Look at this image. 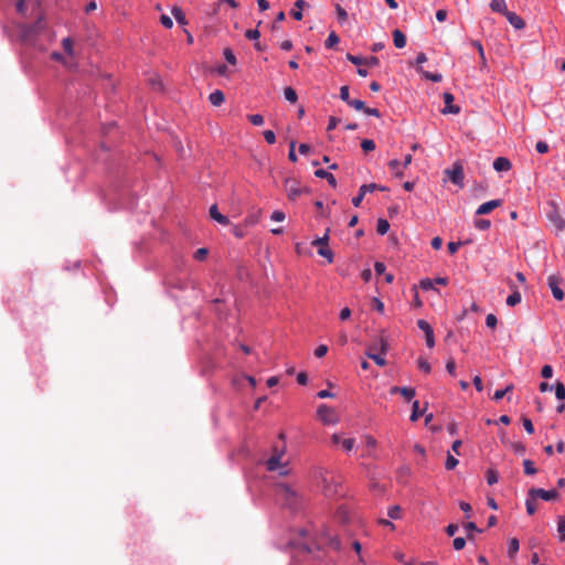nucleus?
I'll use <instances>...</instances> for the list:
<instances>
[{"instance_id": "34", "label": "nucleus", "mask_w": 565, "mask_h": 565, "mask_svg": "<svg viewBox=\"0 0 565 565\" xmlns=\"http://www.w3.org/2000/svg\"><path fill=\"white\" fill-rule=\"evenodd\" d=\"M557 533L561 541H565V516H559L557 522Z\"/></svg>"}, {"instance_id": "38", "label": "nucleus", "mask_w": 565, "mask_h": 565, "mask_svg": "<svg viewBox=\"0 0 565 565\" xmlns=\"http://www.w3.org/2000/svg\"><path fill=\"white\" fill-rule=\"evenodd\" d=\"M419 71L422 72V74H423V76H424L425 78H427V79H429V81H431V82L439 83V82H441V79H443V75H441V74H439V73H435V74H433V73L425 72V71H422V70H419Z\"/></svg>"}, {"instance_id": "47", "label": "nucleus", "mask_w": 565, "mask_h": 565, "mask_svg": "<svg viewBox=\"0 0 565 565\" xmlns=\"http://www.w3.org/2000/svg\"><path fill=\"white\" fill-rule=\"evenodd\" d=\"M248 120L254 126H262L264 124V117L259 114L248 115Z\"/></svg>"}, {"instance_id": "64", "label": "nucleus", "mask_w": 565, "mask_h": 565, "mask_svg": "<svg viewBox=\"0 0 565 565\" xmlns=\"http://www.w3.org/2000/svg\"><path fill=\"white\" fill-rule=\"evenodd\" d=\"M245 36L249 40H257L260 36V33L257 29H250L245 32Z\"/></svg>"}, {"instance_id": "29", "label": "nucleus", "mask_w": 565, "mask_h": 565, "mask_svg": "<svg viewBox=\"0 0 565 565\" xmlns=\"http://www.w3.org/2000/svg\"><path fill=\"white\" fill-rule=\"evenodd\" d=\"M318 254L324 257L329 264L333 262V253L328 246L318 247Z\"/></svg>"}, {"instance_id": "5", "label": "nucleus", "mask_w": 565, "mask_h": 565, "mask_svg": "<svg viewBox=\"0 0 565 565\" xmlns=\"http://www.w3.org/2000/svg\"><path fill=\"white\" fill-rule=\"evenodd\" d=\"M317 414L323 424L330 425L339 422L335 411L326 404H321L318 407Z\"/></svg>"}, {"instance_id": "50", "label": "nucleus", "mask_w": 565, "mask_h": 565, "mask_svg": "<svg viewBox=\"0 0 565 565\" xmlns=\"http://www.w3.org/2000/svg\"><path fill=\"white\" fill-rule=\"evenodd\" d=\"M511 448L518 455H524L526 451V448L522 443H511Z\"/></svg>"}, {"instance_id": "33", "label": "nucleus", "mask_w": 565, "mask_h": 565, "mask_svg": "<svg viewBox=\"0 0 565 565\" xmlns=\"http://www.w3.org/2000/svg\"><path fill=\"white\" fill-rule=\"evenodd\" d=\"M329 232H330V228L327 230L326 234L322 237L316 238L312 242V245L317 246V247L328 246V243H329Z\"/></svg>"}, {"instance_id": "61", "label": "nucleus", "mask_w": 565, "mask_h": 565, "mask_svg": "<svg viewBox=\"0 0 565 565\" xmlns=\"http://www.w3.org/2000/svg\"><path fill=\"white\" fill-rule=\"evenodd\" d=\"M446 370L447 372L455 376L456 375V363H455V360L454 359H449L446 363Z\"/></svg>"}, {"instance_id": "54", "label": "nucleus", "mask_w": 565, "mask_h": 565, "mask_svg": "<svg viewBox=\"0 0 565 565\" xmlns=\"http://www.w3.org/2000/svg\"><path fill=\"white\" fill-rule=\"evenodd\" d=\"M372 308L379 311L380 313L384 312V303L379 298L374 297L372 299Z\"/></svg>"}, {"instance_id": "4", "label": "nucleus", "mask_w": 565, "mask_h": 565, "mask_svg": "<svg viewBox=\"0 0 565 565\" xmlns=\"http://www.w3.org/2000/svg\"><path fill=\"white\" fill-rule=\"evenodd\" d=\"M546 217L554 226L556 233H561L565 230V218L555 205H552L551 209L546 212Z\"/></svg>"}, {"instance_id": "25", "label": "nucleus", "mask_w": 565, "mask_h": 565, "mask_svg": "<svg viewBox=\"0 0 565 565\" xmlns=\"http://www.w3.org/2000/svg\"><path fill=\"white\" fill-rule=\"evenodd\" d=\"M536 500L537 498L535 495H530V492L527 493V499L525 501V505H526V512L532 515L535 513L536 511Z\"/></svg>"}, {"instance_id": "20", "label": "nucleus", "mask_w": 565, "mask_h": 565, "mask_svg": "<svg viewBox=\"0 0 565 565\" xmlns=\"http://www.w3.org/2000/svg\"><path fill=\"white\" fill-rule=\"evenodd\" d=\"M393 42L397 49H403L406 45L405 34L398 29L394 30L393 31Z\"/></svg>"}, {"instance_id": "10", "label": "nucleus", "mask_w": 565, "mask_h": 565, "mask_svg": "<svg viewBox=\"0 0 565 565\" xmlns=\"http://www.w3.org/2000/svg\"><path fill=\"white\" fill-rule=\"evenodd\" d=\"M417 326L425 333L427 347L433 348L435 345V338L430 324L426 320L420 319L417 321Z\"/></svg>"}, {"instance_id": "3", "label": "nucleus", "mask_w": 565, "mask_h": 565, "mask_svg": "<svg viewBox=\"0 0 565 565\" xmlns=\"http://www.w3.org/2000/svg\"><path fill=\"white\" fill-rule=\"evenodd\" d=\"M277 493L289 507L296 505L298 501L297 492L287 483L277 484Z\"/></svg>"}, {"instance_id": "6", "label": "nucleus", "mask_w": 565, "mask_h": 565, "mask_svg": "<svg viewBox=\"0 0 565 565\" xmlns=\"http://www.w3.org/2000/svg\"><path fill=\"white\" fill-rule=\"evenodd\" d=\"M44 29L43 18L39 17L34 24L23 25L21 28L22 36L25 41H31L35 34Z\"/></svg>"}, {"instance_id": "18", "label": "nucleus", "mask_w": 565, "mask_h": 565, "mask_svg": "<svg viewBox=\"0 0 565 565\" xmlns=\"http://www.w3.org/2000/svg\"><path fill=\"white\" fill-rule=\"evenodd\" d=\"M511 167H512V164H511L510 160L505 157H498L493 161V169L498 172L509 171L511 169Z\"/></svg>"}, {"instance_id": "11", "label": "nucleus", "mask_w": 565, "mask_h": 565, "mask_svg": "<svg viewBox=\"0 0 565 565\" xmlns=\"http://www.w3.org/2000/svg\"><path fill=\"white\" fill-rule=\"evenodd\" d=\"M530 495H535L537 499H542L545 501L555 500L558 498V492L556 490H544L540 488L530 489Z\"/></svg>"}, {"instance_id": "12", "label": "nucleus", "mask_w": 565, "mask_h": 565, "mask_svg": "<svg viewBox=\"0 0 565 565\" xmlns=\"http://www.w3.org/2000/svg\"><path fill=\"white\" fill-rule=\"evenodd\" d=\"M444 97V102H445V107L444 109L441 110L443 114H459L460 113V107L457 106V105H454L452 102H454V95L451 93H444L443 95Z\"/></svg>"}, {"instance_id": "41", "label": "nucleus", "mask_w": 565, "mask_h": 565, "mask_svg": "<svg viewBox=\"0 0 565 565\" xmlns=\"http://www.w3.org/2000/svg\"><path fill=\"white\" fill-rule=\"evenodd\" d=\"M361 148L364 152H370L375 149V142L371 139H363L361 142Z\"/></svg>"}, {"instance_id": "63", "label": "nucleus", "mask_w": 565, "mask_h": 565, "mask_svg": "<svg viewBox=\"0 0 565 565\" xmlns=\"http://www.w3.org/2000/svg\"><path fill=\"white\" fill-rule=\"evenodd\" d=\"M452 544H454V548H455L456 551H460V550H462V548L465 547V545H466V540H465L463 537H456V539L454 540Z\"/></svg>"}, {"instance_id": "44", "label": "nucleus", "mask_w": 565, "mask_h": 565, "mask_svg": "<svg viewBox=\"0 0 565 565\" xmlns=\"http://www.w3.org/2000/svg\"><path fill=\"white\" fill-rule=\"evenodd\" d=\"M399 394L404 396L407 401H411L415 396V388L413 387H402L399 390Z\"/></svg>"}, {"instance_id": "24", "label": "nucleus", "mask_w": 565, "mask_h": 565, "mask_svg": "<svg viewBox=\"0 0 565 565\" xmlns=\"http://www.w3.org/2000/svg\"><path fill=\"white\" fill-rule=\"evenodd\" d=\"M382 353H374L372 350H366L365 355L373 360L379 366H385L386 360L381 355Z\"/></svg>"}, {"instance_id": "23", "label": "nucleus", "mask_w": 565, "mask_h": 565, "mask_svg": "<svg viewBox=\"0 0 565 565\" xmlns=\"http://www.w3.org/2000/svg\"><path fill=\"white\" fill-rule=\"evenodd\" d=\"M308 6V3L305 0H297L295 3V7L297 9L291 11V15L295 20H301L302 19V9Z\"/></svg>"}, {"instance_id": "59", "label": "nucleus", "mask_w": 565, "mask_h": 565, "mask_svg": "<svg viewBox=\"0 0 565 565\" xmlns=\"http://www.w3.org/2000/svg\"><path fill=\"white\" fill-rule=\"evenodd\" d=\"M263 135H264L265 140H266L269 145L275 143V141H276V136H275V132H274L273 130H265Z\"/></svg>"}, {"instance_id": "58", "label": "nucleus", "mask_w": 565, "mask_h": 565, "mask_svg": "<svg viewBox=\"0 0 565 565\" xmlns=\"http://www.w3.org/2000/svg\"><path fill=\"white\" fill-rule=\"evenodd\" d=\"M327 352H328V347L324 344H320L319 347L316 348L315 355L320 359V358H323L327 354Z\"/></svg>"}, {"instance_id": "51", "label": "nucleus", "mask_w": 565, "mask_h": 565, "mask_svg": "<svg viewBox=\"0 0 565 565\" xmlns=\"http://www.w3.org/2000/svg\"><path fill=\"white\" fill-rule=\"evenodd\" d=\"M335 11L340 22H343L348 19V12L340 4L335 6Z\"/></svg>"}, {"instance_id": "2", "label": "nucleus", "mask_w": 565, "mask_h": 565, "mask_svg": "<svg viewBox=\"0 0 565 565\" xmlns=\"http://www.w3.org/2000/svg\"><path fill=\"white\" fill-rule=\"evenodd\" d=\"M284 186L288 199L291 201H296L302 193L308 192V189L301 186L296 179H286Z\"/></svg>"}, {"instance_id": "21", "label": "nucleus", "mask_w": 565, "mask_h": 565, "mask_svg": "<svg viewBox=\"0 0 565 565\" xmlns=\"http://www.w3.org/2000/svg\"><path fill=\"white\" fill-rule=\"evenodd\" d=\"M490 8L492 11L501 13L503 15H505L507 12L509 11L507 9L505 0H491Z\"/></svg>"}, {"instance_id": "9", "label": "nucleus", "mask_w": 565, "mask_h": 565, "mask_svg": "<svg viewBox=\"0 0 565 565\" xmlns=\"http://www.w3.org/2000/svg\"><path fill=\"white\" fill-rule=\"evenodd\" d=\"M446 173L448 174L450 181L457 185L462 186L463 183V169L461 164L456 163L451 169H447Z\"/></svg>"}, {"instance_id": "16", "label": "nucleus", "mask_w": 565, "mask_h": 565, "mask_svg": "<svg viewBox=\"0 0 565 565\" xmlns=\"http://www.w3.org/2000/svg\"><path fill=\"white\" fill-rule=\"evenodd\" d=\"M504 17L508 19V21L510 22V24H511L512 26H514L516 30H522V29H524V26H525V22H524V20H523L520 15H518L516 13L511 12V11H508V12H507V14H505Z\"/></svg>"}, {"instance_id": "8", "label": "nucleus", "mask_w": 565, "mask_h": 565, "mask_svg": "<svg viewBox=\"0 0 565 565\" xmlns=\"http://www.w3.org/2000/svg\"><path fill=\"white\" fill-rule=\"evenodd\" d=\"M375 190L385 191L386 188L381 186L376 183L363 184L362 186H360L359 194L352 199V204L355 207L360 206V204L364 198V193L374 192Z\"/></svg>"}, {"instance_id": "32", "label": "nucleus", "mask_w": 565, "mask_h": 565, "mask_svg": "<svg viewBox=\"0 0 565 565\" xmlns=\"http://www.w3.org/2000/svg\"><path fill=\"white\" fill-rule=\"evenodd\" d=\"M285 98L295 104L298 99L297 93L292 87H286L284 90Z\"/></svg>"}, {"instance_id": "39", "label": "nucleus", "mask_w": 565, "mask_h": 565, "mask_svg": "<svg viewBox=\"0 0 565 565\" xmlns=\"http://www.w3.org/2000/svg\"><path fill=\"white\" fill-rule=\"evenodd\" d=\"M555 395H556V398L559 399V401L565 399V386H564L563 383L556 382V384H555Z\"/></svg>"}, {"instance_id": "27", "label": "nucleus", "mask_w": 565, "mask_h": 565, "mask_svg": "<svg viewBox=\"0 0 565 565\" xmlns=\"http://www.w3.org/2000/svg\"><path fill=\"white\" fill-rule=\"evenodd\" d=\"M521 294L514 289L513 292L507 298V305L513 307L521 302Z\"/></svg>"}, {"instance_id": "31", "label": "nucleus", "mask_w": 565, "mask_h": 565, "mask_svg": "<svg viewBox=\"0 0 565 565\" xmlns=\"http://www.w3.org/2000/svg\"><path fill=\"white\" fill-rule=\"evenodd\" d=\"M172 14L175 18V20L178 21V23L186 24V19H185L183 11L181 10V8L173 7Z\"/></svg>"}, {"instance_id": "56", "label": "nucleus", "mask_w": 565, "mask_h": 565, "mask_svg": "<svg viewBox=\"0 0 565 565\" xmlns=\"http://www.w3.org/2000/svg\"><path fill=\"white\" fill-rule=\"evenodd\" d=\"M340 98L347 104L351 100L348 86L344 85L340 88Z\"/></svg>"}, {"instance_id": "19", "label": "nucleus", "mask_w": 565, "mask_h": 565, "mask_svg": "<svg viewBox=\"0 0 565 565\" xmlns=\"http://www.w3.org/2000/svg\"><path fill=\"white\" fill-rule=\"evenodd\" d=\"M315 175L317 178H321V179H324L328 181V183L332 186V188H335L337 186V180L335 178L333 177L332 173L323 170V169H318L315 171Z\"/></svg>"}, {"instance_id": "43", "label": "nucleus", "mask_w": 565, "mask_h": 565, "mask_svg": "<svg viewBox=\"0 0 565 565\" xmlns=\"http://www.w3.org/2000/svg\"><path fill=\"white\" fill-rule=\"evenodd\" d=\"M465 530L468 532L467 537L469 540L473 539L472 532H481V530H479L476 523L473 522H468L467 524H465Z\"/></svg>"}, {"instance_id": "49", "label": "nucleus", "mask_w": 565, "mask_h": 565, "mask_svg": "<svg viewBox=\"0 0 565 565\" xmlns=\"http://www.w3.org/2000/svg\"><path fill=\"white\" fill-rule=\"evenodd\" d=\"M349 106L353 107L355 110H363L365 109V104L364 102L360 100V99H351L349 103H348Z\"/></svg>"}, {"instance_id": "55", "label": "nucleus", "mask_w": 565, "mask_h": 565, "mask_svg": "<svg viewBox=\"0 0 565 565\" xmlns=\"http://www.w3.org/2000/svg\"><path fill=\"white\" fill-rule=\"evenodd\" d=\"M522 424H523L524 429L529 434H533L534 433V426H533V423H532V420L530 418L523 417L522 418Z\"/></svg>"}, {"instance_id": "52", "label": "nucleus", "mask_w": 565, "mask_h": 565, "mask_svg": "<svg viewBox=\"0 0 565 565\" xmlns=\"http://www.w3.org/2000/svg\"><path fill=\"white\" fill-rule=\"evenodd\" d=\"M497 323H498V320H497V317L493 315V313H489L487 317H486V324L488 328H495L497 327Z\"/></svg>"}, {"instance_id": "26", "label": "nucleus", "mask_w": 565, "mask_h": 565, "mask_svg": "<svg viewBox=\"0 0 565 565\" xmlns=\"http://www.w3.org/2000/svg\"><path fill=\"white\" fill-rule=\"evenodd\" d=\"M520 548V543H519V540L518 539H511L510 542H509V547H508V555L510 558H513L514 555L518 553Z\"/></svg>"}, {"instance_id": "13", "label": "nucleus", "mask_w": 565, "mask_h": 565, "mask_svg": "<svg viewBox=\"0 0 565 565\" xmlns=\"http://www.w3.org/2000/svg\"><path fill=\"white\" fill-rule=\"evenodd\" d=\"M331 441L333 445H341L344 451H351L355 445L354 438H342L339 434H333Z\"/></svg>"}, {"instance_id": "53", "label": "nucleus", "mask_w": 565, "mask_h": 565, "mask_svg": "<svg viewBox=\"0 0 565 565\" xmlns=\"http://www.w3.org/2000/svg\"><path fill=\"white\" fill-rule=\"evenodd\" d=\"M399 513H401V508L398 505H393L387 511V515L391 519H395V520L399 518Z\"/></svg>"}, {"instance_id": "35", "label": "nucleus", "mask_w": 565, "mask_h": 565, "mask_svg": "<svg viewBox=\"0 0 565 565\" xmlns=\"http://www.w3.org/2000/svg\"><path fill=\"white\" fill-rule=\"evenodd\" d=\"M487 482L490 486H493L498 482L499 476L498 472L493 469H488L486 472Z\"/></svg>"}, {"instance_id": "62", "label": "nucleus", "mask_w": 565, "mask_h": 565, "mask_svg": "<svg viewBox=\"0 0 565 565\" xmlns=\"http://www.w3.org/2000/svg\"><path fill=\"white\" fill-rule=\"evenodd\" d=\"M535 149L539 153H546L548 151V145L545 141H537Z\"/></svg>"}, {"instance_id": "7", "label": "nucleus", "mask_w": 565, "mask_h": 565, "mask_svg": "<svg viewBox=\"0 0 565 565\" xmlns=\"http://www.w3.org/2000/svg\"><path fill=\"white\" fill-rule=\"evenodd\" d=\"M562 281V278L556 275H551L547 278V284L552 291V295L558 301L564 299V291L561 288Z\"/></svg>"}, {"instance_id": "36", "label": "nucleus", "mask_w": 565, "mask_h": 565, "mask_svg": "<svg viewBox=\"0 0 565 565\" xmlns=\"http://www.w3.org/2000/svg\"><path fill=\"white\" fill-rule=\"evenodd\" d=\"M524 472L526 475H535L537 472L536 468L534 467V462L530 459H525L523 461Z\"/></svg>"}, {"instance_id": "37", "label": "nucleus", "mask_w": 565, "mask_h": 565, "mask_svg": "<svg viewBox=\"0 0 565 565\" xmlns=\"http://www.w3.org/2000/svg\"><path fill=\"white\" fill-rule=\"evenodd\" d=\"M223 55L227 63H230L231 65H236V57L230 47L224 49Z\"/></svg>"}, {"instance_id": "28", "label": "nucleus", "mask_w": 565, "mask_h": 565, "mask_svg": "<svg viewBox=\"0 0 565 565\" xmlns=\"http://www.w3.org/2000/svg\"><path fill=\"white\" fill-rule=\"evenodd\" d=\"M390 230V223L384 218L377 220L376 232L380 235H385Z\"/></svg>"}, {"instance_id": "14", "label": "nucleus", "mask_w": 565, "mask_h": 565, "mask_svg": "<svg viewBox=\"0 0 565 565\" xmlns=\"http://www.w3.org/2000/svg\"><path fill=\"white\" fill-rule=\"evenodd\" d=\"M366 350H372L374 353L385 354L388 350V341L386 338L380 337L373 343L369 344Z\"/></svg>"}, {"instance_id": "22", "label": "nucleus", "mask_w": 565, "mask_h": 565, "mask_svg": "<svg viewBox=\"0 0 565 565\" xmlns=\"http://www.w3.org/2000/svg\"><path fill=\"white\" fill-rule=\"evenodd\" d=\"M209 100L213 106H220L224 103L225 96L224 93L220 89L214 90L210 94Z\"/></svg>"}, {"instance_id": "15", "label": "nucleus", "mask_w": 565, "mask_h": 565, "mask_svg": "<svg viewBox=\"0 0 565 565\" xmlns=\"http://www.w3.org/2000/svg\"><path fill=\"white\" fill-rule=\"evenodd\" d=\"M502 205V200H491V201H488L483 204H481L477 211H476V214L477 215H484V214H489L491 213L494 209L499 207Z\"/></svg>"}, {"instance_id": "40", "label": "nucleus", "mask_w": 565, "mask_h": 565, "mask_svg": "<svg viewBox=\"0 0 565 565\" xmlns=\"http://www.w3.org/2000/svg\"><path fill=\"white\" fill-rule=\"evenodd\" d=\"M422 416V412H419V402L418 401H414L413 402V411H412V414H411V420L412 422H416L418 420V418Z\"/></svg>"}, {"instance_id": "45", "label": "nucleus", "mask_w": 565, "mask_h": 565, "mask_svg": "<svg viewBox=\"0 0 565 565\" xmlns=\"http://www.w3.org/2000/svg\"><path fill=\"white\" fill-rule=\"evenodd\" d=\"M417 365L425 373H429L431 370L429 362L424 358H418Z\"/></svg>"}, {"instance_id": "17", "label": "nucleus", "mask_w": 565, "mask_h": 565, "mask_svg": "<svg viewBox=\"0 0 565 565\" xmlns=\"http://www.w3.org/2000/svg\"><path fill=\"white\" fill-rule=\"evenodd\" d=\"M209 213H210L211 218H213L217 223H220L222 225H228L230 224L228 217L220 213L216 204H213L210 207Z\"/></svg>"}, {"instance_id": "60", "label": "nucleus", "mask_w": 565, "mask_h": 565, "mask_svg": "<svg viewBox=\"0 0 565 565\" xmlns=\"http://www.w3.org/2000/svg\"><path fill=\"white\" fill-rule=\"evenodd\" d=\"M63 49L70 55L73 54V41L70 38H66V39L63 40Z\"/></svg>"}, {"instance_id": "57", "label": "nucleus", "mask_w": 565, "mask_h": 565, "mask_svg": "<svg viewBox=\"0 0 565 565\" xmlns=\"http://www.w3.org/2000/svg\"><path fill=\"white\" fill-rule=\"evenodd\" d=\"M160 22L167 29H171L173 26V21L169 15L162 14L160 17Z\"/></svg>"}, {"instance_id": "48", "label": "nucleus", "mask_w": 565, "mask_h": 565, "mask_svg": "<svg viewBox=\"0 0 565 565\" xmlns=\"http://www.w3.org/2000/svg\"><path fill=\"white\" fill-rule=\"evenodd\" d=\"M390 168L395 171L396 177L401 178L403 175V172L399 171L401 162L396 159H393L388 162Z\"/></svg>"}, {"instance_id": "30", "label": "nucleus", "mask_w": 565, "mask_h": 565, "mask_svg": "<svg viewBox=\"0 0 565 565\" xmlns=\"http://www.w3.org/2000/svg\"><path fill=\"white\" fill-rule=\"evenodd\" d=\"M339 41H340V39L337 35V33L331 32L329 34L328 39L326 40L324 45L327 49H333L339 43Z\"/></svg>"}, {"instance_id": "1", "label": "nucleus", "mask_w": 565, "mask_h": 565, "mask_svg": "<svg viewBox=\"0 0 565 565\" xmlns=\"http://www.w3.org/2000/svg\"><path fill=\"white\" fill-rule=\"evenodd\" d=\"M286 452V445L284 444L281 447L274 446L271 456L266 460V469L268 471L279 470L280 476H287L289 470L286 468L287 463H282L281 459Z\"/></svg>"}, {"instance_id": "42", "label": "nucleus", "mask_w": 565, "mask_h": 565, "mask_svg": "<svg viewBox=\"0 0 565 565\" xmlns=\"http://www.w3.org/2000/svg\"><path fill=\"white\" fill-rule=\"evenodd\" d=\"M475 226L480 231H487L491 226V222L489 220L479 218L475 221Z\"/></svg>"}, {"instance_id": "46", "label": "nucleus", "mask_w": 565, "mask_h": 565, "mask_svg": "<svg viewBox=\"0 0 565 565\" xmlns=\"http://www.w3.org/2000/svg\"><path fill=\"white\" fill-rule=\"evenodd\" d=\"M458 462L459 461L452 455L448 454L446 462H445V467L448 470H452L457 467Z\"/></svg>"}]
</instances>
